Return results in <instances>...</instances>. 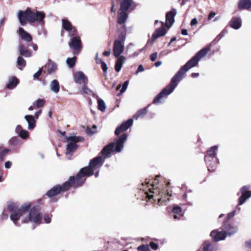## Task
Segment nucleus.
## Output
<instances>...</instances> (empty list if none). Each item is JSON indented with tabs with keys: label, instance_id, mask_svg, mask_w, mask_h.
Returning <instances> with one entry per match:
<instances>
[{
	"label": "nucleus",
	"instance_id": "aec40b11",
	"mask_svg": "<svg viewBox=\"0 0 251 251\" xmlns=\"http://www.w3.org/2000/svg\"><path fill=\"white\" fill-rule=\"evenodd\" d=\"M230 26L235 29H238L241 27L242 25V20L240 17H234L230 21Z\"/></svg>",
	"mask_w": 251,
	"mask_h": 251
},
{
	"label": "nucleus",
	"instance_id": "1a4fd4ad",
	"mask_svg": "<svg viewBox=\"0 0 251 251\" xmlns=\"http://www.w3.org/2000/svg\"><path fill=\"white\" fill-rule=\"evenodd\" d=\"M66 139L69 142L67 145L66 152L67 155L71 154L77 149V146L76 144L78 142H81L84 140L83 138L79 136H69L66 137Z\"/></svg>",
	"mask_w": 251,
	"mask_h": 251
},
{
	"label": "nucleus",
	"instance_id": "e2e57ef3",
	"mask_svg": "<svg viewBox=\"0 0 251 251\" xmlns=\"http://www.w3.org/2000/svg\"><path fill=\"white\" fill-rule=\"evenodd\" d=\"M246 246L249 249H251V240L246 242Z\"/></svg>",
	"mask_w": 251,
	"mask_h": 251
},
{
	"label": "nucleus",
	"instance_id": "6e6552de",
	"mask_svg": "<svg viewBox=\"0 0 251 251\" xmlns=\"http://www.w3.org/2000/svg\"><path fill=\"white\" fill-rule=\"evenodd\" d=\"M30 207V204L28 203H24L21 207L16 211H14L10 216V218L13 221L14 225L16 226H20L18 221L23 215V214Z\"/></svg>",
	"mask_w": 251,
	"mask_h": 251
},
{
	"label": "nucleus",
	"instance_id": "e433bc0d",
	"mask_svg": "<svg viewBox=\"0 0 251 251\" xmlns=\"http://www.w3.org/2000/svg\"><path fill=\"white\" fill-rule=\"evenodd\" d=\"M19 137L24 140L28 139L29 137V134L28 131L24 129L20 134H18Z\"/></svg>",
	"mask_w": 251,
	"mask_h": 251
},
{
	"label": "nucleus",
	"instance_id": "37998d69",
	"mask_svg": "<svg viewBox=\"0 0 251 251\" xmlns=\"http://www.w3.org/2000/svg\"><path fill=\"white\" fill-rule=\"evenodd\" d=\"M81 92L83 94L90 95L92 93V91L84 85L81 88Z\"/></svg>",
	"mask_w": 251,
	"mask_h": 251
},
{
	"label": "nucleus",
	"instance_id": "774afa93",
	"mask_svg": "<svg viewBox=\"0 0 251 251\" xmlns=\"http://www.w3.org/2000/svg\"><path fill=\"white\" fill-rule=\"evenodd\" d=\"M162 64V62L161 61H158L155 63V66L156 67L160 66Z\"/></svg>",
	"mask_w": 251,
	"mask_h": 251
},
{
	"label": "nucleus",
	"instance_id": "5701e85b",
	"mask_svg": "<svg viewBox=\"0 0 251 251\" xmlns=\"http://www.w3.org/2000/svg\"><path fill=\"white\" fill-rule=\"evenodd\" d=\"M119 1L120 3L121 10L126 11H127L130 7L133 4L132 0H121Z\"/></svg>",
	"mask_w": 251,
	"mask_h": 251
},
{
	"label": "nucleus",
	"instance_id": "864d4df0",
	"mask_svg": "<svg viewBox=\"0 0 251 251\" xmlns=\"http://www.w3.org/2000/svg\"><path fill=\"white\" fill-rule=\"evenodd\" d=\"M157 57V52H154L150 55V59L151 61H154Z\"/></svg>",
	"mask_w": 251,
	"mask_h": 251
},
{
	"label": "nucleus",
	"instance_id": "5fc2aeb1",
	"mask_svg": "<svg viewBox=\"0 0 251 251\" xmlns=\"http://www.w3.org/2000/svg\"><path fill=\"white\" fill-rule=\"evenodd\" d=\"M101 68L104 73L107 72V67L106 64L103 61H101Z\"/></svg>",
	"mask_w": 251,
	"mask_h": 251
},
{
	"label": "nucleus",
	"instance_id": "0e129e2a",
	"mask_svg": "<svg viewBox=\"0 0 251 251\" xmlns=\"http://www.w3.org/2000/svg\"><path fill=\"white\" fill-rule=\"evenodd\" d=\"M181 34L183 35H188V32H187V30L185 29H183L181 30Z\"/></svg>",
	"mask_w": 251,
	"mask_h": 251
},
{
	"label": "nucleus",
	"instance_id": "bb28decb",
	"mask_svg": "<svg viewBox=\"0 0 251 251\" xmlns=\"http://www.w3.org/2000/svg\"><path fill=\"white\" fill-rule=\"evenodd\" d=\"M50 90L54 93H58L60 90V85L56 79H54L50 84Z\"/></svg>",
	"mask_w": 251,
	"mask_h": 251
},
{
	"label": "nucleus",
	"instance_id": "8fccbe9b",
	"mask_svg": "<svg viewBox=\"0 0 251 251\" xmlns=\"http://www.w3.org/2000/svg\"><path fill=\"white\" fill-rule=\"evenodd\" d=\"M42 72V68L39 69V70L33 75L34 79H37L41 75Z\"/></svg>",
	"mask_w": 251,
	"mask_h": 251
},
{
	"label": "nucleus",
	"instance_id": "39448f33",
	"mask_svg": "<svg viewBox=\"0 0 251 251\" xmlns=\"http://www.w3.org/2000/svg\"><path fill=\"white\" fill-rule=\"evenodd\" d=\"M159 177H160L159 175L156 176L153 184H152L153 188L152 189H150V192L154 194V195L147 194V197L149 199L152 198L153 197H160L158 198V202L159 203L162 201V203L159 204L162 205L164 204L163 203L164 202L169 200V197H171L172 195L168 192V190H165L164 189V186L163 184L159 186H156V181Z\"/></svg>",
	"mask_w": 251,
	"mask_h": 251
},
{
	"label": "nucleus",
	"instance_id": "7ed1b4c3",
	"mask_svg": "<svg viewBox=\"0 0 251 251\" xmlns=\"http://www.w3.org/2000/svg\"><path fill=\"white\" fill-rule=\"evenodd\" d=\"M45 17V15L43 12H33L28 8L25 11H19L18 14V18L22 25L26 24V21L29 23L37 22L44 25Z\"/></svg>",
	"mask_w": 251,
	"mask_h": 251
},
{
	"label": "nucleus",
	"instance_id": "c756f323",
	"mask_svg": "<svg viewBox=\"0 0 251 251\" xmlns=\"http://www.w3.org/2000/svg\"><path fill=\"white\" fill-rule=\"evenodd\" d=\"M19 51L20 54L25 57H28L31 56V52L30 51L27 50L24 45H20L19 47Z\"/></svg>",
	"mask_w": 251,
	"mask_h": 251
},
{
	"label": "nucleus",
	"instance_id": "58836bf2",
	"mask_svg": "<svg viewBox=\"0 0 251 251\" xmlns=\"http://www.w3.org/2000/svg\"><path fill=\"white\" fill-rule=\"evenodd\" d=\"M97 126L96 125H93L92 127L91 128L90 127H87V133L88 135H92L96 132Z\"/></svg>",
	"mask_w": 251,
	"mask_h": 251
},
{
	"label": "nucleus",
	"instance_id": "79ce46f5",
	"mask_svg": "<svg viewBox=\"0 0 251 251\" xmlns=\"http://www.w3.org/2000/svg\"><path fill=\"white\" fill-rule=\"evenodd\" d=\"M35 103L36 104L37 107L39 108L44 106L45 104V100L42 99H38L33 103V104Z\"/></svg>",
	"mask_w": 251,
	"mask_h": 251
},
{
	"label": "nucleus",
	"instance_id": "f03ea898",
	"mask_svg": "<svg viewBox=\"0 0 251 251\" xmlns=\"http://www.w3.org/2000/svg\"><path fill=\"white\" fill-rule=\"evenodd\" d=\"M199 61L195 56L189 60L184 66L181 67L177 73L173 77L170 83L163 89L153 99V103L158 104L163 102L164 97L171 94L182 79L185 74L190 69L196 66Z\"/></svg>",
	"mask_w": 251,
	"mask_h": 251
},
{
	"label": "nucleus",
	"instance_id": "a211bd4d",
	"mask_svg": "<svg viewBox=\"0 0 251 251\" xmlns=\"http://www.w3.org/2000/svg\"><path fill=\"white\" fill-rule=\"evenodd\" d=\"M226 235V231H224L213 230L210 233L211 237L216 241L224 240Z\"/></svg>",
	"mask_w": 251,
	"mask_h": 251
},
{
	"label": "nucleus",
	"instance_id": "4be33fe9",
	"mask_svg": "<svg viewBox=\"0 0 251 251\" xmlns=\"http://www.w3.org/2000/svg\"><path fill=\"white\" fill-rule=\"evenodd\" d=\"M62 26L63 28L68 32H71L73 35H75L76 30L72 26L71 23L66 19H62Z\"/></svg>",
	"mask_w": 251,
	"mask_h": 251
},
{
	"label": "nucleus",
	"instance_id": "3c124183",
	"mask_svg": "<svg viewBox=\"0 0 251 251\" xmlns=\"http://www.w3.org/2000/svg\"><path fill=\"white\" fill-rule=\"evenodd\" d=\"M24 129L20 125H17L15 128V132L18 135L20 134V133Z\"/></svg>",
	"mask_w": 251,
	"mask_h": 251
},
{
	"label": "nucleus",
	"instance_id": "69168bd1",
	"mask_svg": "<svg viewBox=\"0 0 251 251\" xmlns=\"http://www.w3.org/2000/svg\"><path fill=\"white\" fill-rule=\"evenodd\" d=\"M111 53V50H109L108 51H105L103 53V54L105 56H108L110 55Z\"/></svg>",
	"mask_w": 251,
	"mask_h": 251
},
{
	"label": "nucleus",
	"instance_id": "0eeeda50",
	"mask_svg": "<svg viewBox=\"0 0 251 251\" xmlns=\"http://www.w3.org/2000/svg\"><path fill=\"white\" fill-rule=\"evenodd\" d=\"M218 149V147L217 146L212 147L207 151V153L205 156V161L207 165L208 170L209 172L213 171L217 166L218 159L216 156Z\"/></svg>",
	"mask_w": 251,
	"mask_h": 251
},
{
	"label": "nucleus",
	"instance_id": "6ab92c4d",
	"mask_svg": "<svg viewBox=\"0 0 251 251\" xmlns=\"http://www.w3.org/2000/svg\"><path fill=\"white\" fill-rule=\"evenodd\" d=\"M217 248L213 244L208 241H206L201 245V248L198 251H217Z\"/></svg>",
	"mask_w": 251,
	"mask_h": 251
},
{
	"label": "nucleus",
	"instance_id": "9d476101",
	"mask_svg": "<svg viewBox=\"0 0 251 251\" xmlns=\"http://www.w3.org/2000/svg\"><path fill=\"white\" fill-rule=\"evenodd\" d=\"M120 40H116L113 45V54L116 57L120 56L124 50V41L125 37L124 35H121L119 37Z\"/></svg>",
	"mask_w": 251,
	"mask_h": 251
},
{
	"label": "nucleus",
	"instance_id": "72a5a7b5",
	"mask_svg": "<svg viewBox=\"0 0 251 251\" xmlns=\"http://www.w3.org/2000/svg\"><path fill=\"white\" fill-rule=\"evenodd\" d=\"M106 104L105 102L102 99H98V108L102 112H105L106 109Z\"/></svg>",
	"mask_w": 251,
	"mask_h": 251
},
{
	"label": "nucleus",
	"instance_id": "c85d7f7f",
	"mask_svg": "<svg viewBox=\"0 0 251 251\" xmlns=\"http://www.w3.org/2000/svg\"><path fill=\"white\" fill-rule=\"evenodd\" d=\"M45 68L47 69L48 73L49 74L54 73L56 69V65L53 62L49 61L45 66Z\"/></svg>",
	"mask_w": 251,
	"mask_h": 251
},
{
	"label": "nucleus",
	"instance_id": "ea45409f",
	"mask_svg": "<svg viewBox=\"0 0 251 251\" xmlns=\"http://www.w3.org/2000/svg\"><path fill=\"white\" fill-rule=\"evenodd\" d=\"M17 64L19 66L24 67L25 66L26 61L23 57L19 56L17 59Z\"/></svg>",
	"mask_w": 251,
	"mask_h": 251
},
{
	"label": "nucleus",
	"instance_id": "4d7b16f0",
	"mask_svg": "<svg viewBox=\"0 0 251 251\" xmlns=\"http://www.w3.org/2000/svg\"><path fill=\"white\" fill-rule=\"evenodd\" d=\"M150 246L154 250H156L158 249V245L152 242L150 243Z\"/></svg>",
	"mask_w": 251,
	"mask_h": 251
},
{
	"label": "nucleus",
	"instance_id": "a878e982",
	"mask_svg": "<svg viewBox=\"0 0 251 251\" xmlns=\"http://www.w3.org/2000/svg\"><path fill=\"white\" fill-rule=\"evenodd\" d=\"M19 33L23 40L27 42H30L32 40L31 36L22 27L19 28Z\"/></svg>",
	"mask_w": 251,
	"mask_h": 251
},
{
	"label": "nucleus",
	"instance_id": "052dcab7",
	"mask_svg": "<svg viewBox=\"0 0 251 251\" xmlns=\"http://www.w3.org/2000/svg\"><path fill=\"white\" fill-rule=\"evenodd\" d=\"M198 23V21L196 18L193 19L191 21V25L192 26L196 25Z\"/></svg>",
	"mask_w": 251,
	"mask_h": 251
},
{
	"label": "nucleus",
	"instance_id": "680f3d73",
	"mask_svg": "<svg viewBox=\"0 0 251 251\" xmlns=\"http://www.w3.org/2000/svg\"><path fill=\"white\" fill-rule=\"evenodd\" d=\"M41 112H42V110H39V111H38L37 112H36L35 113V118L36 119H38L39 116L40 114L41 113Z\"/></svg>",
	"mask_w": 251,
	"mask_h": 251
},
{
	"label": "nucleus",
	"instance_id": "cd10ccee",
	"mask_svg": "<svg viewBox=\"0 0 251 251\" xmlns=\"http://www.w3.org/2000/svg\"><path fill=\"white\" fill-rule=\"evenodd\" d=\"M126 60V58L124 56L118 57L117 61L115 65V70L116 72H119L121 71L122 66L125 63Z\"/></svg>",
	"mask_w": 251,
	"mask_h": 251
},
{
	"label": "nucleus",
	"instance_id": "603ef678",
	"mask_svg": "<svg viewBox=\"0 0 251 251\" xmlns=\"http://www.w3.org/2000/svg\"><path fill=\"white\" fill-rule=\"evenodd\" d=\"M236 214V210H233L229 213L227 215V220H228L233 217Z\"/></svg>",
	"mask_w": 251,
	"mask_h": 251
},
{
	"label": "nucleus",
	"instance_id": "9b49d317",
	"mask_svg": "<svg viewBox=\"0 0 251 251\" xmlns=\"http://www.w3.org/2000/svg\"><path fill=\"white\" fill-rule=\"evenodd\" d=\"M250 187L249 185L243 186L240 190L241 196L238 199L239 205L243 204L247 200L251 197V191L249 190Z\"/></svg>",
	"mask_w": 251,
	"mask_h": 251
},
{
	"label": "nucleus",
	"instance_id": "ddd939ff",
	"mask_svg": "<svg viewBox=\"0 0 251 251\" xmlns=\"http://www.w3.org/2000/svg\"><path fill=\"white\" fill-rule=\"evenodd\" d=\"M133 120L130 119L127 121L123 123L119 126L117 127L115 131V134L116 135L125 131L129 128L133 124Z\"/></svg>",
	"mask_w": 251,
	"mask_h": 251
},
{
	"label": "nucleus",
	"instance_id": "de8ad7c7",
	"mask_svg": "<svg viewBox=\"0 0 251 251\" xmlns=\"http://www.w3.org/2000/svg\"><path fill=\"white\" fill-rule=\"evenodd\" d=\"M8 215L5 213V210H3L1 214L0 215V219L1 220H5L8 219Z\"/></svg>",
	"mask_w": 251,
	"mask_h": 251
},
{
	"label": "nucleus",
	"instance_id": "473e14b6",
	"mask_svg": "<svg viewBox=\"0 0 251 251\" xmlns=\"http://www.w3.org/2000/svg\"><path fill=\"white\" fill-rule=\"evenodd\" d=\"M149 105L144 108L140 109L134 116V118L137 120L139 118L143 117L148 112V108Z\"/></svg>",
	"mask_w": 251,
	"mask_h": 251
},
{
	"label": "nucleus",
	"instance_id": "b1692460",
	"mask_svg": "<svg viewBox=\"0 0 251 251\" xmlns=\"http://www.w3.org/2000/svg\"><path fill=\"white\" fill-rule=\"evenodd\" d=\"M25 119L28 123L27 128L29 130L33 129L35 128L36 125V121L35 118L32 115H25Z\"/></svg>",
	"mask_w": 251,
	"mask_h": 251
},
{
	"label": "nucleus",
	"instance_id": "f257e3e1",
	"mask_svg": "<svg viewBox=\"0 0 251 251\" xmlns=\"http://www.w3.org/2000/svg\"><path fill=\"white\" fill-rule=\"evenodd\" d=\"M102 157L98 156L91 161L88 167L81 169L75 177L71 176L69 180L66 181L62 186L57 185L49 190L46 195L51 197L60 193L61 191L68 190L71 186L75 188L81 186L85 181V176H90L95 174L96 177L99 176V172L103 163Z\"/></svg>",
	"mask_w": 251,
	"mask_h": 251
},
{
	"label": "nucleus",
	"instance_id": "f704fd0d",
	"mask_svg": "<svg viewBox=\"0 0 251 251\" xmlns=\"http://www.w3.org/2000/svg\"><path fill=\"white\" fill-rule=\"evenodd\" d=\"M10 150L8 149H4L0 147V161H2L4 156L9 152Z\"/></svg>",
	"mask_w": 251,
	"mask_h": 251
},
{
	"label": "nucleus",
	"instance_id": "a19ab883",
	"mask_svg": "<svg viewBox=\"0 0 251 251\" xmlns=\"http://www.w3.org/2000/svg\"><path fill=\"white\" fill-rule=\"evenodd\" d=\"M138 251H150L149 246L148 245H142L137 248Z\"/></svg>",
	"mask_w": 251,
	"mask_h": 251
},
{
	"label": "nucleus",
	"instance_id": "4468645a",
	"mask_svg": "<svg viewBox=\"0 0 251 251\" xmlns=\"http://www.w3.org/2000/svg\"><path fill=\"white\" fill-rule=\"evenodd\" d=\"M226 232L228 235H231L236 233L238 230V226L233 223H226L223 225Z\"/></svg>",
	"mask_w": 251,
	"mask_h": 251
},
{
	"label": "nucleus",
	"instance_id": "20e7f679",
	"mask_svg": "<svg viewBox=\"0 0 251 251\" xmlns=\"http://www.w3.org/2000/svg\"><path fill=\"white\" fill-rule=\"evenodd\" d=\"M127 139V135L123 134L116 138L114 142L111 143L102 150V154L104 158H108L111 156L113 152H120L124 148V144Z\"/></svg>",
	"mask_w": 251,
	"mask_h": 251
},
{
	"label": "nucleus",
	"instance_id": "f8f14e48",
	"mask_svg": "<svg viewBox=\"0 0 251 251\" xmlns=\"http://www.w3.org/2000/svg\"><path fill=\"white\" fill-rule=\"evenodd\" d=\"M74 35H72L73 36L69 43V46L74 50L75 54H77L82 48L81 42L79 37Z\"/></svg>",
	"mask_w": 251,
	"mask_h": 251
},
{
	"label": "nucleus",
	"instance_id": "a18cd8bd",
	"mask_svg": "<svg viewBox=\"0 0 251 251\" xmlns=\"http://www.w3.org/2000/svg\"><path fill=\"white\" fill-rule=\"evenodd\" d=\"M128 85V81L127 80V81H126L124 82V83H123V84L122 85V88L120 90L121 94L123 93L124 92H125L126 91V90L127 88Z\"/></svg>",
	"mask_w": 251,
	"mask_h": 251
},
{
	"label": "nucleus",
	"instance_id": "49530a36",
	"mask_svg": "<svg viewBox=\"0 0 251 251\" xmlns=\"http://www.w3.org/2000/svg\"><path fill=\"white\" fill-rule=\"evenodd\" d=\"M181 211L182 209L180 206H174L173 209V212L175 214H179Z\"/></svg>",
	"mask_w": 251,
	"mask_h": 251
},
{
	"label": "nucleus",
	"instance_id": "f3484780",
	"mask_svg": "<svg viewBox=\"0 0 251 251\" xmlns=\"http://www.w3.org/2000/svg\"><path fill=\"white\" fill-rule=\"evenodd\" d=\"M161 23V27L160 28L156 29L155 31L153 33L152 35V43L157 39L158 38L163 36L166 34V30L165 29V23L164 22Z\"/></svg>",
	"mask_w": 251,
	"mask_h": 251
},
{
	"label": "nucleus",
	"instance_id": "2eb2a0df",
	"mask_svg": "<svg viewBox=\"0 0 251 251\" xmlns=\"http://www.w3.org/2000/svg\"><path fill=\"white\" fill-rule=\"evenodd\" d=\"M176 14V10L173 9L171 11L168 12L166 16V24L165 25L168 28H170L175 22L174 18Z\"/></svg>",
	"mask_w": 251,
	"mask_h": 251
},
{
	"label": "nucleus",
	"instance_id": "7c9ffc66",
	"mask_svg": "<svg viewBox=\"0 0 251 251\" xmlns=\"http://www.w3.org/2000/svg\"><path fill=\"white\" fill-rule=\"evenodd\" d=\"M209 50V48H204L200 50L194 56L198 61H199L201 58H203Z\"/></svg>",
	"mask_w": 251,
	"mask_h": 251
},
{
	"label": "nucleus",
	"instance_id": "412c9836",
	"mask_svg": "<svg viewBox=\"0 0 251 251\" xmlns=\"http://www.w3.org/2000/svg\"><path fill=\"white\" fill-rule=\"evenodd\" d=\"M238 6L240 9L250 10L251 9V0H239Z\"/></svg>",
	"mask_w": 251,
	"mask_h": 251
},
{
	"label": "nucleus",
	"instance_id": "6e6d98bb",
	"mask_svg": "<svg viewBox=\"0 0 251 251\" xmlns=\"http://www.w3.org/2000/svg\"><path fill=\"white\" fill-rule=\"evenodd\" d=\"M144 71V69L143 68V66L142 65H140L138 68H137V70H136V75H138V73H140V72H142Z\"/></svg>",
	"mask_w": 251,
	"mask_h": 251
},
{
	"label": "nucleus",
	"instance_id": "c9c22d12",
	"mask_svg": "<svg viewBox=\"0 0 251 251\" xmlns=\"http://www.w3.org/2000/svg\"><path fill=\"white\" fill-rule=\"evenodd\" d=\"M7 209L12 212L16 211L18 209V206L16 203L10 202L7 204Z\"/></svg>",
	"mask_w": 251,
	"mask_h": 251
},
{
	"label": "nucleus",
	"instance_id": "393cba45",
	"mask_svg": "<svg viewBox=\"0 0 251 251\" xmlns=\"http://www.w3.org/2000/svg\"><path fill=\"white\" fill-rule=\"evenodd\" d=\"M126 12L127 11L125 10H121V9H120L117 20V22L118 24H123L126 22L128 17Z\"/></svg>",
	"mask_w": 251,
	"mask_h": 251
},
{
	"label": "nucleus",
	"instance_id": "2f4dec72",
	"mask_svg": "<svg viewBox=\"0 0 251 251\" xmlns=\"http://www.w3.org/2000/svg\"><path fill=\"white\" fill-rule=\"evenodd\" d=\"M18 80L15 77H10L8 79V83L7 87L9 89H13L17 85Z\"/></svg>",
	"mask_w": 251,
	"mask_h": 251
},
{
	"label": "nucleus",
	"instance_id": "13d9d810",
	"mask_svg": "<svg viewBox=\"0 0 251 251\" xmlns=\"http://www.w3.org/2000/svg\"><path fill=\"white\" fill-rule=\"evenodd\" d=\"M12 163L10 161H7L5 162L4 166L6 169H9L11 167Z\"/></svg>",
	"mask_w": 251,
	"mask_h": 251
},
{
	"label": "nucleus",
	"instance_id": "dca6fc26",
	"mask_svg": "<svg viewBox=\"0 0 251 251\" xmlns=\"http://www.w3.org/2000/svg\"><path fill=\"white\" fill-rule=\"evenodd\" d=\"M74 78L75 81L77 83L86 85L88 82L86 76L81 71H78L75 73L74 75Z\"/></svg>",
	"mask_w": 251,
	"mask_h": 251
},
{
	"label": "nucleus",
	"instance_id": "09e8293b",
	"mask_svg": "<svg viewBox=\"0 0 251 251\" xmlns=\"http://www.w3.org/2000/svg\"><path fill=\"white\" fill-rule=\"evenodd\" d=\"M9 143L13 146H16L19 143V140L17 138H13L9 141Z\"/></svg>",
	"mask_w": 251,
	"mask_h": 251
},
{
	"label": "nucleus",
	"instance_id": "bf43d9fd",
	"mask_svg": "<svg viewBox=\"0 0 251 251\" xmlns=\"http://www.w3.org/2000/svg\"><path fill=\"white\" fill-rule=\"evenodd\" d=\"M215 15H216V13L214 12H213V11L210 12L209 14V16H208V20H211L212 18H213L215 16Z\"/></svg>",
	"mask_w": 251,
	"mask_h": 251
},
{
	"label": "nucleus",
	"instance_id": "423d86ee",
	"mask_svg": "<svg viewBox=\"0 0 251 251\" xmlns=\"http://www.w3.org/2000/svg\"><path fill=\"white\" fill-rule=\"evenodd\" d=\"M42 216L40 210L35 207H32L28 214L22 218V223H31L39 225L41 224Z\"/></svg>",
	"mask_w": 251,
	"mask_h": 251
},
{
	"label": "nucleus",
	"instance_id": "c03bdc74",
	"mask_svg": "<svg viewBox=\"0 0 251 251\" xmlns=\"http://www.w3.org/2000/svg\"><path fill=\"white\" fill-rule=\"evenodd\" d=\"M51 216L49 214H45L43 216V220L45 223L49 224L51 222Z\"/></svg>",
	"mask_w": 251,
	"mask_h": 251
},
{
	"label": "nucleus",
	"instance_id": "338daca9",
	"mask_svg": "<svg viewBox=\"0 0 251 251\" xmlns=\"http://www.w3.org/2000/svg\"><path fill=\"white\" fill-rule=\"evenodd\" d=\"M199 73H194L191 74V76L193 78L198 77L199 76Z\"/></svg>",
	"mask_w": 251,
	"mask_h": 251
},
{
	"label": "nucleus",
	"instance_id": "4c0bfd02",
	"mask_svg": "<svg viewBox=\"0 0 251 251\" xmlns=\"http://www.w3.org/2000/svg\"><path fill=\"white\" fill-rule=\"evenodd\" d=\"M76 62V58L74 57L73 58H68L66 60V62L69 67H73Z\"/></svg>",
	"mask_w": 251,
	"mask_h": 251
}]
</instances>
